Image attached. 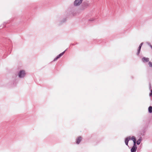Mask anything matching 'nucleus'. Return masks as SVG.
I'll list each match as a JSON object with an SVG mask.
<instances>
[{"mask_svg": "<svg viewBox=\"0 0 152 152\" xmlns=\"http://www.w3.org/2000/svg\"><path fill=\"white\" fill-rule=\"evenodd\" d=\"M89 4H86V6H89Z\"/></svg>", "mask_w": 152, "mask_h": 152, "instance_id": "nucleus-14", "label": "nucleus"}, {"mask_svg": "<svg viewBox=\"0 0 152 152\" xmlns=\"http://www.w3.org/2000/svg\"><path fill=\"white\" fill-rule=\"evenodd\" d=\"M65 51L61 53L57 57L55 58L54 60V61H56L58 58H60L61 56H62L64 53Z\"/></svg>", "mask_w": 152, "mask_h": 152, "instance_id": "nucleus-4", "label": "nucleus"}, {"mask_svg": "<svg viewBox=\"0 0 152 152\" xmlns=\"http://www.w3.org/2000/svg\"><path fill=\"white\" fill-rule=\"evenodd\" d=\"M141 138H140V139H139L137 141V145H139L140 143V142L141 141Z\"/></svg>", "mask_w": 152, "mask_h": 152, "instance_id": "nucleus-10", "label": "nucleus"}, {"mask_svg": "<svg viewBox=\"0 0 152 152\" xmlns=\"http://www.w3.org/2000/svg\"><path fill=\"white\" fill-rule=\"evenodd\" d=\"M148 111L150 113H152V107L150 106L148 108Z\"/></svg>", "mask_w": 152, "mask_h": 152, "instance_id": "nucleus-11", "label": "nucleus"}, {"mask_svg": "<svg viewBox=\"0 0 152 152\" xmlns=\"http://www.w3.org/2000/svg\"><path fill=\"white\" fill-rule=\"evenodd\" d=\"M130 139V137H128L125 139V142L126 145H128L129 141Z\"/></svg>", "mask_w": 152, "mask_h": 152, "instance_id": "nucleus-8", "label": "nucleus"}, {"mask_svg": "<svg viewBox=\"0 0 152 152\" xmlns=\"http://www.w3.org/2000/svg\"><path fill=\"white\" fill-rule=\"evenodd\" d=\"M151 48H152V46H151Z\"/></svg>", "mask_w": 152, "mask_h": 152, "instance_id": "nucleus-16", "label": "nucleus"}, {"mask_svg": "<svg viewBox=\"0 0 152 152\" xmlns=\"http://www.w3.org/2000/svg\"><path fill=\"white\" fill-rule=\"evenodd\" d=\"M143 43H141L140 46H139V49H138V54L139 53H140V49H141V47L142 45L143 44Z\"/></svg>", "mask_w": 152, "mask_h": 152, "instance_id": "nucleus-9", "label": "nucleus"}, {"mask_svg": "<svg viewBox=\"0 0 152 152\" xmlns=\"http://www.w3.org/2000/svg\"><path fill=\"white\" fill-rule=\"evenodd\" d=\"M133 141V142H134V145H135V144H136V139L135 138V137H134V136H133L131 138V139Z\"/></svg>", "mask_w": 152, "mask_h": 152, "instance_id": "nucleus-7", "label": "nucleus"}, {"mask_svg": "<svg viewBox=\"0 0 152 152\" xmlns=\"http://www.w3.org/2000/svg\"><path fill=\"white\" fill-rule=\"evenodd\" d=\"M25 72L24 70L20 71L18 74L20 78L23 77L25 76Z\"/></svg>", "mask_w": 152, "mask_h": 152, "instance_id": "nucleus-1", "label": "nucleus"}, {"mask_svg": "<svg viewBox=\"0 0 152 152\" xmlns=\"http://www.w3.org/2000/svg\"><path fill=\"white\" fill-rule=\"evenodd\" d=\"M148 64L150 67H152V62L149 61L148 63Z\"/></svg>", "mask_w": 152, "mask_h": 152, "instance_id": "nucleus-12", "label": "nucleus"}, {"mask_svg": "<svg viewBox=\"0 0 152 152\" xmlns=\"http://www.w3.org/2000/svg\"><path fill=\"white\" fill-rule=\"evenodd\" d=\"M137 147L136 144L133 145L131 149V152H136L137 149Z\"/></svg>", "mask_w": 152, "mask_h": 152, "instance_id": "nucleus-3", "label": "nucleus"}, {"mask_svg": "<svg viewBox=\"0 0 152 152\" xmlns=\"http://www.w3.org/2000/svg\"><path fill=\"white\" fill-rule=\"evenodd\" d=\"M83 0H75L74 2V5L77 6L80 5L82 3Z\"/></svg>", "mask_w": 152, "mask_h": 152, "instance_id": "nucleus-2", "label": "nucleus"}, {"mask_svg": "<svg viewBox=\"0 0 152 152\" xmlns=\"http://www.w3.org/2000/svg\"><path fill=\"white\" fill-rule=\"evenodd\" d=\"M94 20V19H93V20H90V21H92V20Z\"/></svg>", "mask_w": 152, "mask_h": 152, "instance_id": "nucleus-15", "label": "nucleus"}, {"mask_svg": "<svg viewBox=\"0 0 152 152\" xmlns=\"http://www.w3.org/2000/svg\"><path fill=\"white\" fill-rule=\"evenodd\" d=\"M82 140V137H79L76 139V143L78 144L80 143Z\"/></svg>", "mask_w": 152, "mask_h": 152, "instance_id": "nucleus-6", "label": "nucleus"}, {"mask_svg": "<svg viewBox=\"0 0 152 152\" xmlns=\"http://www.w3.org/2000/svg\"><path fill=\"white\" fill-rule=\"evenodd\" d=\"M150 95L152 96V90L151 91V93L150 94Z\"/></svg>", "mask_w": 152, "mask_h": 152, "instance_id": "nucleus-13", "label": "nucleus"}, {"mask_svg": "<svg viewBox=\"0 0 152 152\" xmlns=\"http://www.w3.org/2000/svg\"><path fill=\"white\" fill-rule=\"evenodd\" d=\"M142 60L144 62H147L149 61V58H148L144 57L142 58Z\"/></svg>", "mask_w": 152, "mask_h": 152, "instance_id": "nucleus-5", "label": "nucleus"}]
</instances>
